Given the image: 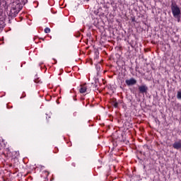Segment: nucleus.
<instances>
[{
    "label": "nucleus",
    "mask_w": 181,
    "mask_h": 181,
    "mask_svg": "<svg viewBox=\"0 0 181 181\" xmlns=\"http://www.w3.org/2000/svg\"><path fill=\"white\" fill-rule=\"evenodd\" d=\"M25 97H26V93L25 92H23L22 93V95H21V98H25Z\"/></svg>",
    "instance_id": "9b49d317"
},
{
    "label": "nucleus",
    "mask_w": 181,
    "mask_h": 181,
    "mask_svg": "<svg viewBox=\"0 0 181 181\" xmlns=\"http://www.w3.org/2000/svg\"><path fill=\"white\" fill-rule=\"evenodd\" d=\"M87 91V84H83L81 85L79 87V93H81V94H84V93H86Z\"/></svg>",
    "instance_id": "20e7f679"
},
{
    "label": "nucleus",
    "mask_w": 181,
    "mask_h": 181,
    "mask_svg": "<svg viewBox=\"0 0 181 181\" xmlns=\"http://www.w3.org/2000/svg\"><path fill=\"white\" fill-rule=\"evenodd\" d=\"M43 173L45 174V176H48L50 174L48 171H44Z\"/></svg>",
    "instance_id": "ddd939ff"
},
{
    "label": "nucleus",
    "mask_w": 181,
    "mask_h": 181,
    "mask_svg": "<svg viewBox=\"0 0 181 181\" xmlns=\"http://www.w3.org/2000/svg\"><path fill=\"white\" fill-rule=\"evenodd\" d=\"M110 101H111L112 105H113V107H114L115 108H118V103H117V99L112 98V99H111Z\"/></svg>",
    "instance_id": "423d86ee"
},
{
    "label": "nucleus",
    "mask_w": 181,
    "mask_h": 181,
    "mask_svg": "<svg viewBox=\"0 0 181 181\" xmlns=\"http://www.w3.org/2000/svg\"><path fill=\"white\" fill-rule=\"evenodd\" d=\"M45 32L46 33H50V28H46L45 29Z\"/></svg>",
    "instance_id": "9d476101"
},
{
    "label": "nucleus",
    "mask_w": 181,
    "mask_h": 181,
    "mask_svg": "<svg viewBox=\"0 0 181 181\" xmlns=\"http://www.w3.org/2000/svg\"><path fill=\"white\" fill-rule=\"evenodd\" d=\"M57 152H59V148L57 147H55L54 150V153H57Z\"/></svg>",
    "instance_id": "f8f14e48"
},
{
    "label": "nucleus",
    "mask_w": 181,
    "mask_h": 181,
    "mask_svg": "<svg viewBox=\"0 0 181 181\" xmlns=\"http://www.w3.org/2000/svg\"><path fill=\"white\" fill-rule=\"evenodd\" d=\"M35 83H42V81L40 80V78H37L34 80Z\"/></svg>",
    "instance_id": "6e6552de"
},
{
    "label": "nucleus",
    "mask_w": 181,
    "mask_h": 181,
    "mask_svg": "<svg viewBox=\"0 0 181 181\" xmlns=\"http://www.w3.org/2000/svg\"><path fill=\"white\" fill-rule=\"evenodd\" d=\"M119 104H124V101H122V100H117V108H118V105H119Z\"/></svg>",
    "instance_id": "1a4fd4ad"
},
{
    "label": "nucleus",
    "mask_w": 181,
    "mask_h": 181,
    "mask_svg": "<svg viewBox=\"0 0 181 181\" xmlns=\"http://www.w3.org/2000/svg\"><path fill=\"white\" fill-rule=\"evenodd\" d=\"M173 147L174 148V149H177V151H179V149H181V140L180 139L175 141L173 144Z\"/></svg>",
    "instance_id": "f03ea898"
},
{
    "label": "nucleus",
    "mask_w": 181,
    "mask_h": 181,
    "mask_svg": "<svg viewBox=\"0 0 181 181\" xmlns=\"http://www.w3.org/2000/svg\"><path fill=\"white\" fill-rule=\"evenodd\" d=\"M74 100H75V101H76V100H77V99L74 98Z\"/></svg>",
    "instance_id": "2eb2a0df"
},
{
    "label": "nucleus",
    "mask_w": 181,
    "mask_h": 181,
    "mask_svg": "<svg viewBox=\"0 0 181 181\" xmlns=\"http://www.w3.org/2000/svg\"><path fill=\"white\" fill-rule=\"evenodd\" d=\"M171 11L175 19H176V21L178 23L180 22V18H181L180 8L177 6L176 4H173L171 5Z\"/></svg>",
    "instance_id": "f257e3e1"
},
{
    "label": "nucleus",
    "mask_w": 181,
    "mask_h": 181,
    "mask_svg": "<svg viewBox=\"0 0 181 181\" xmlns=\"http://www.w3.org/2000/svg\"><path fill=\"white\" fill-rule=\"evenodd\" d=\"M125 83L127 86H134V85L136 84V81L135 80V78H132L129 80L128 79L126 80Z\"/></svg>",
    "instance_id": "7ed1b4c3"
},
{
    "label": "nucleus",
    "mask_w": 181,
    "mask_h": 181,
    "mask_svg": "<svg viewBox=\"0 0 181 181\" xmlns=\"http://www.w3.org/2000/svg\"><path fill=\"white\" fill-rule=\"evenodd\" d=\"M139 93H146L148 91V86L143 85L139 87Z\"/></svg>",
    "instance_id": "39448f33"
},
{
    "label": "nucleus",
    "mask_w": 181,
    "mask_h": 181,
    "mask_svg": "<svg viewBox=\"0 0 181 181\" xmlns=\"http://www.w3.org/2000/svg\"><path fill=\"white\" fill-rule=\"evenodd\" d=\"M7 108H9V105H7Z\"/></svg>",
    "instance_id": "4468645a"
},
{
    "label": "nucleus",
    "mask_w": 181,
    "mask_h": 181,
    "mask_svg": "<svg viewBox=\"0 0 181 181\" xmlns=\"http://www.w3.org/2000/svg\"><path fill=\"white\" fill-rule=\"evenodd\" d=\"M177 98L178 100H181V91H177Z\"/></svg>",
    "instance_id": "0eeeda50"
}]
</instances>
